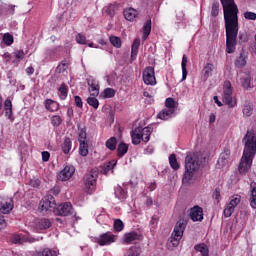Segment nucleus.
<instances>
[{
  "instance_id": "nucleus-41",
  "label": "nucleus",
  "mask_w": 256,
  "mask_h": 256,
  "mask_svg": "<svg viewBox=\"0 0 256 256\" xmlns=\"http://www.w3.org/2000/svg\"><path fill=\"white\" fill-rule=\"evenodd\" d=\"M126 256H141V248L137 246L130 247Z\"/></svg>"
},
{
  "instance_id": "nucleus-50",
  "label": "nucleus",
  "mask_w": 256,
  "mask_h": 256,
  "mask_svg": "<svg viewBox=\"0 0 256 256\" xmlns=\"http://www.w3.org/2000/svg\"><path fill=\"white\" fill-rule=\"evenodd\" d=\"M75 39L79 45H87V37H85V35L77 34Z\"/></svg>"
},
{
  "instance_id": "nucleus-13",
  "label": "nucleus",
  "mask_w": 256,
  "mask_h": 256,
  "mask_svg": "<svg viewBox=\"0 0 256 256\" xmlns=\"http://www.w3.org/2000/svg\"><path fill=\"white\" fill-rule=\"evenodd\" d=\"M87 83L89 86L88 91L91 97H97L99 95V81L93 77H89L87 79Z\"/></svg>"
},
{
  "instance_id": "nucleus-56",
  "label": "nucleus",
  "mask_w": 256,
  "mask_h": 256,
  "mask_svg": "<svg viewBox=\"0 0 256 256\" xmlns=\"http://www.w3.org/2000/svg\"><path fill=\"white\" fill-rule=\"evenodd\" d=\"M57 53V48H49L46 50V57H53Z\"/></svg>"
},
{
  "instance_id": "nucleus-27",
  "label": "nucleus",
  "mask_w": 256,
  "mask_h": 256,
  "mask_svg": "<svg viewBox=\"0 0 256 256\" xmlns=\"http://www.w3.org/2000/svg\"><path fill=\"white\" fill-rule=\"evenodd\" d=\"M115 198L118 201H125L127 199V191L123 189L121 186H117L114 191Z\"/></svg>"
},
{
  "instance_id": "nucleus-32",
  "label": "nucleus",
  "mask_w": 256,
  "mask_h": 256,
  "mask_svg": "<svg viewBox=\"0 0 256 256\" xmlns=\"http://www.w3.org/2000/svg\"><path fill=\"white\" fill-rule=\"evenodd\" d=\"M45 107L48 111H51L53 113L57 111V109H59V104H57V102L51 99H47L45 103Z\"/></svg>"
},
{
  "instance_id": "nucleus-4",
  "label": "nucleus",
  "mask_w": 256,
  "mask_h": 256,
  "mask_svg": "<svg viewBox=\"0 0 256 256\" xmlns=\"http://www.w3.org/2000/svg\"><path fill=\"white\" fill-rule=\"evenodd\" d=\"M153 133L152 127L141 128L138 127L131 131L132 143L133 145H139L142 141L143 143H149L151 139V134Z\"/></svg>"
},
{
  "instance_id": "nucleus-3",
  "label": "nucleus",
  "mask_w": 256,
  "mask_h": 256,
  "mask_svg": "<svg viewBox=\"0 0 256 256\" xmlns=\"http://www.w3.org/2000/svg\"><path fill=\"white\" fill-rule=\"evenodd\" d=\"M201 162L197 154H188L185 158V173L182 179L183 185H189L193 180V175L199 170Z\"/></svg>"
},
{
  "instance_id": "nucleus-54",
  "label": "nucleus",
  "mask_w": 256,
  "mask_h": 256,
  "mask_svg": "<svg viewBox=\"0 0 256 256\" xmlns=\"http://www.w3.org/2000/svg\"><path fill=\"white\" fill-rule=\"evenodd\" d=\"M15 57H16V59H18V61H21V60L25 59V52L23 50H17L15 52Z\"/></svg>"
},
{
  "instance_id": "nucleus-44",
  "label": "nucleus",
  "mask_w": 256,
  "mask_h": 256,
  "mask_svg": "<svg viewBox=\"0 0 256 256\" xmlns=\"http://www.w3.org/2000/svg\"><path fill=\"white\" fill-rule=\"evenodd\" d=\"M104 99H111L112 97H115V89L113 88H106L102 92Z\"/></svg>"
},
{
  "instance_id": "nucleus-8",
  "label": "nucleus",
  "mask_w": 256,
  "mask_h": 256,
  "mask_svg": "<svg viewBox=\"0 0 256 256\" xmlns=\"http://www.w3.org/2000/svg\"><path fill=\"white\" fill-rule=\"evenodd\" d=\"M84 187L87 193H93L97 187V174H86L84 177Z\"/></svg>"
},
{
  "instance_id": "nucleus-60",
  "label": "nucleus",
  "mask_w": 256,
  "mask_h": 256,
  "mask_svg": "<svg viewBox=\"0 0 256 256\" xmlns=\"http://www.w3.org/2000/svg\"><path fill=\"white\" fill-rule=\"evenodd\" d=\"M7 227V222L3 216H0V229H5Z\"/></svg>"
},
{
  "instance_id": "nucleus-64",
  "label": "nucleus",
  "mask_w": 256,
  "mask_h": 256,
  "mask_svg": "<svg viewBox=\"0 0 256 256\" xmlns=\"http://www.w3.org/2000/svg\"><path fill=\"white\" fill-rule=\"evenodd\" d=\"M151 205H153V199H151V198L148 197V198L146 199V206H147V207H151Z\"/></svg>"
},
{
  "instance_id": "nucleus-11",
  "label": "nucleus",
  "mask_w": 256,
  "mask_h": 256,
  "mask_svg": "<svg viewBox=\"0 0 256 256\" xmlns=\"http://www.w3.org/2000/svg\"><path fill=\"white\" fill-rule=\"evenodd\" d=\"M96 243H98V245H101L102 247L105 245H111V243H115V235L109 232L104 233L96 238Z\"/></svg>"
},
{
  "instance_id": "nucleus-7",
  "label": "nucleus",
  "mask_w": 256,
  "mask_h": 256,
  "mask_svg": "<svg viewBox=\"0 0 256 256\" xmlns=\"http://www.w3.org/2000/svg\"><path fill=\"white\" fill-rule=\"evenodd\" d=\"M55 198L51 195L44 197L39 203V211L47 213V211H55Z\"/></svg>"
},
{
  "instance_id": "nucleus-49",
  "label": "nucleus",
  "mask_w": 256,
  "mask_h": 256,
  "mask_svg": "<svg viewBox=\"0 0 256 256\" xmlns=\"http://www.w3.org/2000/svg\"><path fill=\"white\" fill-rule=\"evenodd\" d=\"M3 41L5 43V45H13V35H11L10 33H5L3 35Z\"/></svg>"
},
{
  "instance_id": "nucleus-57",
  "label": "nucleus",
  "mask_w": 256,
  "mask_h": 256,
  "mask_svg": "<svg viewBox=\"0 0 256 256\" xmlns=\"http://www.w3.org/2000/svg\"><path fill=\"white\" fill-rule=\"evenodd\" d=\"M50 157H51V154L48 151L42 152V161H44L45 163L49 161Z\"/></svg>"
},
{
  "instance_id": "nucleus-55",
  "label": "nucleus",
  "mask_w": 256,
  "mask_h": 256,
  "mask_svg": "<svg viewBox=\"0 0 256 256\" xmlns=\"http://www.w3.org/2000/svg\"><path fill=\"white\" fill-rule=\"evenodd\" d=\"M85 139H87V133L83 130L80 131L79 133V143H85Z\"/></svg>"
},
{
  "instance_id": "nucleus-2",
  "label": "nucleus",
  "mask_w": 256,
  "mask_h": 256,
  "mask_svg": "<svg viewBox=\"0 0 256 256\" xmlns=\"http://www.w3.org/2000/svg\"><path fill=\"white\" fill-rule=\"evenodd\" d=\"M244 152L239 165L240 175H245L253 165V157L256 154V127L247 131L244 137Z\"/></svg>"
},
{
  "instance_id": "nucleus-24",
  "label": "nucleus",
  "mask_w": 256,
  "mask_h": 256,
  "mask_svg": "<svg viewBox=\"0 0 256 256\" xmlns=\"http://www.w3.org/2000/svg\"><path fill=\"white\" fill-rule=\"evenodd\" d=\"M141 45V40L136 38L132 43L131 48V61H135L137 59V55L139 53V46Z\"/></svg>"
},
{
  "instance_id": "nucleus-16",
  "label": "nucleus",
  "mask_w": 256,
  "mask_h": 256,
  "mask_svg": "<svg viewBox=\"0 0 256 256\" xmlns=\"http://www.w3.org/2000/svg\"><path fill=\"white\" fill-rule=\"evenodd\" d=\"M190 219L192 221H203V208L200 206H194L190 209Z\"/></svg>"
},
{
  "instance_id": "nucleus-36",
  "label": "nucleus",
  "mask_w": 256,
  "mask_h": 256,
  "mask_svg": "<svg viewBox=\"0 0 256 256\" xmlns=\"http://www.w3.org/2000/svg\"><path fill=\"white\" fill-rule=\"evenodd\" d=\"M106 147L110 151H115L117 149V138L111 137L106 141Z\"/></svg>"
},
{
  "instance_id": "nucleus-47",
  "label": "nucleus",
  "mask_w": 256,
  "mask_h": 256,
  "mask_svg": "<svg viewBox=\"0 0 256 256\" xmlns=\"http://www.w3.org/2000/svg\"><path fill=\"white\" fill-rule=\"evenodd\" d=\"M235 212V207L231 206L230 204H227L224 208V217H231L233 213Z\"/></svg>"
},
{
  "instance_id": "nucleus-30",
  "label": "nucleus",
  "mask_w": 256,
  "mask_h": 256,
  "mask_svg": "<svg viewBox=\"0 0 256 256\" xmlns=\"http://www.w3.org/2000/svg\"><path fill=\"white\" fill-rule=\"evenodd\" d=\"M123 13L127 21H133L137 17V10L135 8H126Z\"/></svg>"
},
{
  "instance_id": "nucleus-17",
  "label": "nucleus",
  "mask_w": 256,
  "mask_h": 256,
  "mask_svg": "<svg viewBox=\"0 0 256 256\" xmlns=\"http://www.w3.org/2000/svg\"><path fill=\"white\" fill-rule=\"evenodd\" d=\"M217 71V68L212 63H207L202 70V79L207 81L209 77H213V73Z\"/></svg>"
},
{
  "instance_id": "nucleus-9",
  "label": "nucleus",
  "mask_w": 256,
  "mask_h": 256,
  "mask_svg": "<svg viewBox=\"0 0 256 256\" xmlns=\"http://www.w3.org/2000/svg\"><path fill=\"white\" fill-rule=\"evenodd\" d=\"M142 78L145 85H157V80L155 78V68L151 66L144 69Z\"/></svg>"
},
{
  "instance_id": "nucleus-33",
  "label": "nucleus",
  "mask_w": 256,
  "mask_h": 256,
  "mask_svg": "<svg viewBox=\"0 0 256 256\" xmlns=\"http://www.w3.org/2000/svg\"><path fill=\"white\" fill-rule=\"evenodd\" d=\"M151 34V20H147L143 26V36L142 39L145 41L147 37Z\"/></svg>"
},
{
  "instance_id": "nucleus-42",
  "label": "nucleus",
  "mask_w": 256,
  "mask_h": 256,
  "mask_svg": "<svg viewBox=\"0 0 256 256\" xmlns=\"http://www.w3.org/2000/svg\"><path fill=\"white\" fill-rule=\"evenodd\" d=\"M165 107L166 109H170L171 111H175L177 108V104L175 103V99L173 98H167L165 101Z\"/></svg>"
},
{
  "instance_id": "nucleus-52",
  "label": "nucleus",
  "mask_w": 256,
  "mask_h": 256,
  "mask_svg": "<svg viewBox=\"0 0 256 256\" xmlns=\"http://www.w3.org/2000/svg\"><path fill=\"white\" fill-rule=\"evenodd\" d=\"M244 18L247 19L248 21H255L256 19V13L255 12H245L244 13Z\"/></svg>"
},
{
  "instance_id": "nucleus-59",
  "label": "nucleus",
  "mask_w": 256,
  "mask_h": 256,
  "mask_svg": "<svg viewBox=\"0 0 256 256\" xmlns=\"http://www.w3.org/2000/svg\"><path fill=\"white\" fill-rule=\"evenodd\" d=\"M75 104L76 107H83V101L81 100V97L75 96Z\"/></svg>"
},
{
  "instance_id": "nucleus-37",
  "label": "nucleus",
  "mask_w": 256,
  "mask_h": 256,
  "mask_svg": "<svg viewBox=\"0 0 256 256\" xmlns=\"http://www.w3.org/2000/svg\"><path fill=\"white\" fill-rule=\"evenodd\" d=\"M187 56L183 55L182 58V63H181V67H182V81H185V79H187Z\"/></svg>"
},
{
  "instance_id": "nucleus-18",
  "label": "nucleus",
  "mask_w": 256,
  "mask_h": 256,
  "mask_svg": "<svg viewBox=\"0 0 256 256\" xmlns=\"http://www.w3.org/2000/svg\"><path fill=\"white\" fill-rule=\"evenodd\" d=\"M231 157V150L224 149V151L220 154V157L218 159V167L221 169L222 167H225V165L229 164V159Z\"/></svg>"
},
{
  "instance_id": "nucleus-48",
  "label": "nucleus",
  "mask_w": 256,
  "mask_h": 256,
  "mask_svg": "<svg viewBox=\"0 0 256 256\" xmlns=\"http://www.w3.org/2000/svg\"><path fill=\"white\" fill-rule=\"evenodd\" d=\"M51 123H52L53 127H59V125H61V123H63V119H61V116H59V115H54L51 117Z\"/></svg>"
},
{
  "instance_id": "nucleus-10",
  "label": "nucleus",
  "mask_w": 256,
  "mask_h": 256,
  "mask_svg": "<svg viewBox=\"0 0 256 256\" xmlns=\"http://www.w3.org/2000/svg\"><path fill=\"white\" fill-rule=\"evenodd\" d=\"M54 213L55 215H60L62 217L73 215V205H71V202L60 204L54 209Z\"/></svg>"
},
{
  "instance_id": "nucleus-14",
  "label": "nucleus",
  "mask_w": 256,
  "mask_h": 256,
  "mask_svg": "<svg viewBox=\"0 0 256 256\" xmlns=\"http://www.w3.org/2000/svg\"><path fill=\"white\" fill-rule=\"evenodd\" d=\"M74 173H75V167H73V166H66L58 174V179L60 181H69V179L73 177Z\"/></svg>"
},
{
  "instance_id": "nucleus-45",
  "label": "nucleus",
  "mask_w": 256,
  "mask_h": 256,
  "mask_svg": "<svg viewBox=\"0 0 256 256\" xmlns=\"http://www.w3.org/2000/svg\"><path fill=\"white\" fill-rule=\"evenodd\" d=\"M87 103L88 105H90V107H93L94 109H99V100H97L95 96L88 97Z\"/></svg>"
},
{
  "instance_id": "nucleus-6",
  "label": "nucleus",
  "mask_w": 256,
  "mask_h": 256,
  "mask_svg": "<svg viewBox=\"0 0 256 256\" xmlns=\"http://www.w3.org/2000/svg\"><path fill=\"white\" fill-rule=\"evenodd\" d=\"M222 101L225 105H228V107H235V105H237V100L233 98V89L229 81L224 82Z\"/></svg>"
},
{
  "instance_id": "nucleus-40",
  "label": "nucleus",
  "mask_w": 256,
  "mask_h": 256,
  "mask_svg": "<svg viewBox=\"0 0 256 256\" xmlns=\"http://www.w3.org/2000/svg\"><path fill=\"white\" fill-rule=\"evenodd\" d=\"M169 164L172 167V169H174V171H177V169H179V163L177 162V157L175 156V154H171L169 156Z\"/></svg>"
},
{
  "instance_id": "nucleus-12",
  "label": "nucleus",
  "mask_w": 256,
  "mask_h": 256,
  "mask_svg": "<svg viewBox=\"0 0 256 256\" xmlns=\"http://www.w3.org/2000/svg\"><path fill=\"white\" fill-rule=\"evenodd\" d=\"M11 211H13V200L0 197V213L7 215Z\"/></svg>"
},
{
  "instance_id": "nucleus-26",
  "label": "nucleus",
  "mask_w": 256,
  "mask_h": 256,
  "mask_svg": "<svg viewBox=\"0 0 256 256\" xmlns=\"http://www.w3.org/2000/svg\"><path fill=\"white\" fill-rule=\"evenodd\" d=\"M4 109H5L6 117H8V119L13 121V103L11 102V100H9V99L5 100Z\"/></svg>"
},
{
  "instance_id": "nucleus-39",
  "label": "nucleus",
  "mask_w": 256,
  "mask_h": 256,
  "mask_svg": "<svg viewBox=\"0 0 256 256\" xmlns=\"http://www.w3.org/2000/svg\"><path fill=\"white\" fill-rule=\"evenodd\" d=\"M239 203H241V195L238 194H234L231 199L230 202L228 203V205L234 207H237V205H239Z\"/></svg>"
},
{
  "instance_id": "nucleus-1",
  "label": "nucleus",
  "mask_w": 256,
  "mask_h": 256,
  "mask_svg": "<svg viewBox=\"0 0 256 256\" xmlns=\"http://www.w3.org/2000/svg\"><path fill=\"white\" fill-rule=\"evenodd\" d=\"M224 11V21L226 28V52L235 53L237 46V35L239 33V8L234 0H221Z\"/></svg>"
},
{
  "instance_id": "nucleus-5",
  "label": "nucleus",
  "mask_w": 256,
  "mask_h": 256,
  "mask_svg": "<svg viewBox=\"0 0 256 256\" xmlns=\"http://www.w3.org/2000/svg\"><path fill=\"white\" fill-rule=\"evenodd\" d=\"M185 227H187L185 220H179L176 223L172 235L170 237V243H172V246L179 247V243L181 239H183V233H185Z\"/></svg>"
},
{
  "instance_id": "nucleus-29",
  "label": "nucleus",
  "mask_w": 256,
  "mask_h": 256,
  "mask_svg": "<svg viewBox=\"0 0 256 256\" xmlns=\"http://www.w3.org/2000/svg\"><path fill=\"white\" fill-rule=\"evenodd\" d=\"M173 113H175L174 110L165 108L158 114V119H162V121H167V119H171Z\"/></svg>"
},
{
  "instance_id": "nucleus-28",
  "label": "nucleus",
  "mask_w": 256,
  "mask_h": 256,
  "mask_svg": "<svg viewBox=\"0 0 256 256\" xmlns=\"http://www.w3.org/2000/svg\"><path fill=\"white\" fill-rule=\"evenodd\" d=\"M253 103L245 102L242 106V113L244 117H251L253 115Z\"/></svg>"
},
{
  "instance_id": "nucleus-58",
  "label": "nucleus",
  "mask_w": 256,
  "mask_h": 256,
  "mask_svg": "<svg viewBox=\"0 0 256 256\" xmlns=\"http://www.w3.org/2000/svg\"><path fill=\"white\" fill-rule=\"evenodd\" d=\"M31 187H39L41 185V181L39 179H32L30 180Z\"/></svg>"
},
{
  "instance_id": "nucleus-22",
  "label": "nucleus",
  "mask_w": 256,
  "mask_h": 256,
  "mask_svg": "<svg viewBox=\"0 0 256 256\" xmlns=\"http://www.w3.org/2000/svg\"><path fill=\"white\" fill-rule=\"evenodd\" d=\"M72 148H73V141H71V138L65 137L64 141L61 144V149L63 151V154L69 155V153H71Z\"/></svg>"
},
{
  "instance_id": "nucleus-23",
  "label": "nucleus",
  "mask_w": 256,
  "mask_h": 256,
  "mask_svg": "<svg viewBox=\"0 0 256 256\" xmlns=\"http://www.w3.org/2000/svg\"><path fill=\"white\" fill-rule=\"evenodd\" d=\"M235 65L238 69H243L247 65V54L245 51L240 52V55L235 60Z\"/></svg>"
},
{
  "instance_id": "nucleus-35",
  "label": "nucleus",
  "mask_w": 256,
  "mask_h": 256,
  "mask_svg": "<svg viewBox=\"0 0 256 256\" xmlns=\"http://www.w3.org/2000/svg\"><path fill=\"white\" fill-rule=\"evenodd\" d=\"M79 153L82 157L89 155V144L87 142H80Z\"/></svg>"
},
{
  "instance_id": "nucleus-19",
  "label": "nucleus",
  "mask_w": 256,
  "mask_h": 256,
  "mask_svg": "<svg viewBox=\"0 0 256 256\" xmlns=\"http://www.w3.org/2000/svg\"><path fill=\"white\" fill-rule=\"evenodd\" d=\"M40 238H33L31 236H23V235H15L13 236V243H35V241H39Z\"/></svg>"
},
{
  "instance_id": "nucleus-62",
  "label": "nucleus",
  "mask_w": 256,
  "mask_h": 256,
  "mask_svg": "<svg viewBox=\"0 0 256 256\" xmlns=\"http://www.w3.org/2000/svg\"><path fill=\"white\" fill-rule=\"evenodd\" d=\"M148 189H150V191H155V189H157V184L155 182H151L148 185Z\"/></svg>"
},
{
  "instance_id": "nucleus-20",
  "label": "nucleus",
  "mask_w": 256,
  "mask_h": 256,
  "mask_svg": "<svg viewBox=\"0 0 256 256\" xmlns=\"http://www.w3.org/2000/svg\"><path fill=\"white\" fill-rule=\"evenodd\" d=\"M249 203L252 209H256V183H250V190H249Z\"/></svg>"
},
{
  "instance_id": "nucleus-63",
  "label": "nucleus",
  "mask_w": 256,
  "mask_h": 256,
  "mask_svg": "<svg viewBox=\"0 0 256 256\" xmlns=\"http://www.w3.org/2000/svg\"><path fill=\"white\" fill-rule=\"evenodd\" d=\"M219 197H221V192H219V190H215L214 193H213V198L214 199H219Z\"/></svg>"
},
{
  "instance_id": "nucleus-61",
  "label": "nucleus",
  "mask_w": 256,
  "mask_h": 256,
  "mask_svg": "<svg viewBox=\"0 0 256 256\" xmlns=\"http://www.w3.org/2000/svg\"><path fill=\"white\" fill-rule=\"evenodd\" d=\"M26 73L27 75H33V73H35V68H33V66H29L26 68Z\"/></svg>"
},
{
  "instance_id": "nucleus-31",
  "label": "nucleus",
  "mask_w": 256,
  "mask_h": 256,
  "mask_svg": "<svg viewBox=\"0 0 256 256\" xmlns=\"http://www.w3.org/2000/svg\"><path fill=\"white\" fill-rule=\"evenodd\" d=\"M195 250L201 253L202 256H209V247L205 243L196 245Z\"/></svg>"
},
{
  "instance_id": "nucleus-25",
  "label": "nucleus",
  "mask_w": 256,
  "mask_h": 256,
  "mask_svg": "<svg viewBox=\"0 0 256 256\" xmlns=\"http://www.w3.org/2000/svg\"><path fill=\"white\" fill-rule=\"evenodd\" d=\"M115 165H117V160H111L109 162H106L103 165L102 173L104 175H109V173H113V169H115Z\"/></svg>"
},
{
  "instance_id": "nucleus-43",
  "label": "nucleus",
  "mask_w": 256,
  "mask_h": 256,
  "mask_svg": "<svg viewBox=\"0 0 256 256\" xmlns=\"http://www.w3.org/2000/svg\"><path fill=\"white\" fill-rule=\"evenodd\" d=\"M67 85L61 84V86L58 89L59 97L60 99H67V93H68Z\"/></svg>"
},
{
  "instance_id": "nucleus-46",
  "label": "nucleus",
  "mask_w": 256,
  "mask_h": 256,
  "mask_svg": "<svg viewBox=\"0 0 256 256\" xmlns=\"http://www.w3.org/2000/svg\"><path fill=\"white\" fill-rule=\"evenodd\" d=\"M110 43L113 45V47H116V49H119L121 47V38L116 36H110Z\"/></svg>"
},
{
  "instance_id": "nucleus-51",
  "label": "nucleus",
  "mask_w": 256,
  "mask_h": 256,
  "mask_svg": "<svg viewBox=\"0 0 256 256\" xmlns=\"http://www.w3.org/2000/svg\"><path fill=\"white\" fill-rule=\"evenodd\" d=\"M123 221L121 219H117L114 221V230L117 231V233L123 231Z\"/></svg>"
},
{
  "instance_id": "nucleus-34",
  "label": "nucleus",
  "mask_w": 256,
  "mask_h": 256,
  "mask_svg": "<svg viewBox=\"0 0 256 256\" xmlns=\"http://www.w3.org/2000/svg\"><path fill=\"white\" fill-rule=\"evenodd\" d=\"M241 83L244 89H249V87H251V74L244 73Z\"/></svg>"
},
{
  "instance_id": "nucleus-21",
  "label": "nucleus",
  "mask_w": 256,
  "mask_h": 256,
  "mask_svg": "<svg viewBox=\"0 0 256 256\" xmlns=\"http://www.w3.org/2000/svg\"><path fill=\"white\" fill-rule=\"evenodd\" d=\"M141 239H142V236L137 232H130L124 235V241L128 245H131V243H135V241H141Z\"/></svg>"
},
{
  "instance_id": "nucleus-53",
  "label": "nucleus",
  "mask_w": 256,
  "mask_h": 256,
  "mask_svg": "<svg viewBox=\"0 0 256 256\" xmlns=\"http://www.w3.org/2000/svg\"><path fill=\"white\" fill-rule=\"evenodd\" d=\"M211 15L212 17H217V15H219V3L212 5Z\"/></svg>"
},
{
  "instance_id": "nucleus-15",
  "label": "nucleus",
  "mask_w": 256,
  "mask_h": 256,
  "mask_svg": "<svg viewBox=\"0 0 256 256\" xmlns=\"http://www.w3.org/2000/svg\"><path fill=\"white\" fill-rule=\"evenodd\" d=\"M51 227V220L47 218L38 219L34 223V229L37 231V233H40V231H45V229H49Z\"/></svg>"
},
{
  "instance_id": "nucleus-38",
  "label": "nucleus",
  "mask_w": 256,
  "mask_h": 256,
  "mask_svg": "<svg viewBox=\"0 0 256 256\" xmlns=\"http://www.w3.org/2000/svg\"><path fill=\"white\" fill-rule=\"evenodd\" d=\"M127 151H129V146H127V144L122 142L118 145V157H123L127 153Z\"/></svg>"
}]
</instances>
